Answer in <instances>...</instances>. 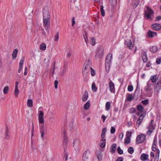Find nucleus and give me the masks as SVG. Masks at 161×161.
Wrapping results in <instances>:
<instances>
[{
	"instance_id": "c9c22d12",
	"label": "nucleus",
	"mask_w": 161,
	"mask_h": 161,
	"mask_svg": "<svg viewBox=\"0 0 161 161\" xmlns=\"http://www.w3.org/2000/svg\"><path fill=\"white\" fill-rule=\"evenodd\" d=\"M92 89L93 92H96L97 90V87L96 86L95 83H93L92 84Z\"/></svg>"
},
{
	"instance_id": "e2e57ef3",
	"label": "nucleus",
	"mask_w": 161,
	"mask_h": 161,
	"mask_svg": "<svg viewBox=\"0 0 161 161\" xmlns=\"http://www.w3.org/2000/svg\"><path fill=\"white\" fill-rule=\"evenodd\" d=\"M54 87L55 89H57L58 88V81L57 80H55L54 81Z\"/></svg>"
},
{
	"instance_id": "473e14b6",
	"label": "nucleus",
	"mask_w": 161,
	"mask_h": 161,
	"mask_svg": "<svg viewBox=\"0 0 161 161\" xmlns=\"http://www.w3.org/2000/svg\"><path fill=\"white\" fill-rule=\"evenodd\" d=\"M139 0H135L134 2L132 3L133 7L136 8L139 4Z\"/></svg>"
},
{
	"instance_id": "58836bf2",
	"label": "nucleus",
	"mask_w": 161,
	"mask_h": 161,
	"mask_svg": "<svg viewBox=\"0 0 161 161\" xmlns=\"http://www.w3.org/2000/svg\"><path fill=\"white\" fill-rule=\"evenodd\" d=\"M19 92V90L18 89V88H15L14 91V95H15V97H17L18 96Z\"/></svg>"
},
{
	"instance_id": "39448f33",
	"label": "nucleus",
	"mask_w": 161,
	"mask_h": 161,
	"mask_svg": "<svg viewBox=\"0 0 161 161\" xmlns=\"http://www.w3.org/2000/svg\"><path fill=\"white\" fill-rule=\"evenodd\" d=\"M50 15L48 7H45L43 10V18H50Z\"/></svg>"
},
{
	"instance_id": "79ce46f5",
	"label": "nucleus",
	"mask_w": 161,
	"mask_h": 161,
	"mask_svg": "<svg viewBox=\"0 0 161 161\" xmlns=\"http://www.w3.org/2000/svg\"><path fill=\"white\" fill-rule=\"evenodd\" d=\"M110 103L109 102H107L106 104V109L107 110H108L110 108Z\"/></svg>"
},
{
	"instance_id": "864d4df0",
	"label": "nucleus",
	"mask_w": 161,
	"mask_h": 161,
	"mask_svg": "<svg viewBox=\"0 0 161 161\" xmlns=\"http://www.w3.org/2000/svg\"><path fill=\"white\" fill-rule=\"evenodd\" d=\"M91 74L92 76H94L95 75V71L92 68L91 69Z\"/></svg>"
},
{
	"instance_id": "423d86ee",
	"label": "nucleus",
	"mask_w": 161,
	"mask_h": 161,
	"mask_svg": "<svg viewBox=\"0 0 161 161\" xmlns=\"http://www.w3.org/2000/svg\"><path fill=\"white\" fill-rule=\"evenodd\" d=\"M43 24L45 30L48 32V27L50 25L49 18H43Z\"/></svg>"
},
{
	"instance_id": "c85d7f7f",
	"label": "nucleus",
	"mask_w": 161,
	"mask_h": 161,
	"mask_svg": "<svg viewBox=\"0 0 161 161\" xmlns=\"http://www.w3.org/2000/svg\"><path fill=\"white\" fill-rule=\"evenodd\" d=\"M64 139H63V143L65 145L67 144L68 142V139L67 137L65 135V132L64 131Z\"/></svg>"
},
{
	"instance_id": "aec40b11",
	"label": "nucleus",
	"mask_w": 161,
	"mask_h": 161,
	"mask_svg": "<svg viewBox=\"0 0 161 161\" xmlns=\"http://www.w3.org/2000/svg\"><path fill=\"white\" fill-rule=\"evenodd\" d=\"M148 155L144 153H142L141 156V159L142 161H146L147 159Z\"/></svg>"
},
{
	"instance_id": "6ab92c4d",
	"label": "nucleus",
	"mask_w": 161,
	"mask_h": 161,
	"mask_svg": "<svg viewBox=\"0 0 161 161\" xmlns=\"http://www.w3.org/2000/svg\"><path fill=\"white\" fill-rule=\"evenodd\" d=\"M88 72H84L83 71V75L84 77V80L87 82L88 80Z\"/></svg>"
},
{
	"instance_id": "a18cd8bd",
	"label": "nucleus",
	"mask_w": 161,
	"mask_h": 161,
	"mask_svg": "<svg viewBox=\"0 0 161 161\" xmlns=\"http://www.w3.org/2000/svg\"><path fill=\"white\" fill-rule=\"evenodd\" d=\"M137 109L140 111L142 112L143 109V107L141 105H139L137 106Z\"/></svg>"
},
{
	"instance_id": "c03bdc74",
	"label": "nucleus",
	"mask_w": 161,
	"mask_h": 161,
	"mask_svg": "<svg viewBox=\"0 0 161 161\" xmlns=\"http://www.w3.org/2000/svg\"><path fill=\"white\" fill-rule=\"evenodd\" d=\"M84 65L91 66V62L90 61V60L89 59L87 60L85 62Z\"/></svg>"
},
{
	"instance_id": "a878e982",
	"label": "nucleus",
	"mask_w": 161,
	"mask_h": 161,
	"mask_svg": "<svg viewBox=\"0 0 161 161\" xmlns=\"http://www.w3.org/2000/svg\"><path fill=\"white\" fill-rule=\"evenodd\" d=\"M27 105L29 107H31L33 106V101L32 100L28 99L27 100Z\"/></svg>"
},
{
	"instance_id": "20e7f679",
	"label": "nucleus",
	"mask_w": 161,
	"mask_h": 161,
	"mask_svg": "<svg viewBox=\"0 0 161 161\" xmlns=\"http://www.w3.org/2000/svg\"><path fill=\"white\" fill-rule=\"evenodd\" d=\"M153 120H152L151 121L149 126L147 127V128L148 129L147 131V134L150 135L153 131L155 128V125L152 123Z\"/></svg>"
},
{
	"instance_id": "8fccbe9b",
	"label": "nucleus",
	"mask_w": 161,
	"mask_h": 161,
	"mask_svg": "<svg viewBox=\"0 0 161 161\" xmlns=\"http://www.w3.org/2000/svg\"><path fill=\"white\" fill-rule=\"evenodd\" d=\"M130 138L126 137L125 140V144H129L130 142Z\"/></svg>"
},
{
	"instance_id": "f03ea898",
	"label": "nucleus",
	"mask_w": 161,
	"mask_h": 161,
	"mask_svg": "<svg viewBox=\"0 0 161 161\" xmlns=\"http://www.w3.org/2000/svg\"><path fill=\"white\" fill-rule=\"evenodd\" d=\"M152 90V89L151 88V86L148 83L147 84V86L145 87L144 89V91L147 97H151L152 96L153 94V92Z\"/></svg>"
},
{
	"instance_id": "ea45409f",
	"label": "nucleus",
	"mask_w": 161,
	"mask_h": 161,
	"mask_svg": "<svg viewBox=\"0 0 161 161\" xmlns=\"http://www.w3.org/2000/svg\"><path fill=\"white\" fill-rule=\"evenodd\" d=\"M90 43L93 46L95 44V39L94 38L92 37L91 38L90 40Z\"/></svg>"
},
{
	"instance_id": "5fc2aeb1",
	"label": "nucleus",
	"mask_w": 161,
	"mask_h": 161,
	"mask_svg": "<svg viewBox=\"0 0 161 161\" xmlns=\"http://www.w3.org/2000/svg\"><path fill=\"white\" fill-rule=\"evenodd\" d=\"M24 59H25V58L24 57L22 58L21 60L19 62V65H23Z\"/></svg>"
},
{
	"instance_id": "5701e85b",
	"label": "nucleus",
	"mask_w": 161,
	"mask_h": 161,
	"mask_svg": "<svg viewBox=\"0 0 161 161\" xmlns=\"http://www.w3.org/2000/svg\"><path fill=\"white\" fill-rule=\"evenodd\" d=\"M18 50L17 49H15L14 50V51L13 52V53H12V57H13V59H15L17 56V53H18Z\"/></svg>"
},
{
	"instance_id": "09e8293b",
	"label": "nucleus",
	"mask_w": 161,
	"mask_h": 161,
	"mask_svg": "<svg viewBox=\"0 0 161 161\" xmlns=\"http://www.w3.org/2000/svg\"><path fill=\"white\" fill-rule=\"evenodd\" d=\"M132 132H131L127 131L126 132V137L130 138L131 136Z\"/></svg>"
},
{
	"instance_id": "ddd939ff",
	"label": "nucleus",
	"mask_w": 161,
	"mask_h": 161,
	"mask_svg": "<svg viewBox=\"0 0 161 161\" xmlns=\"http://www.w3.org/2000/svg\"><path fill=\"white\" fill-rule=\"evenodd\" d=\"M125 45H126L131 50L133 48L134 46L130 40H129L128 41H125Z\"/></svg>"
},
{
	"instance_id": "3c124183",
	"label": "nucleus",
	"mask_w": 161,
	"mask_h": 161,
	"mask_svg": "<svg viewBox=\"0 0 161 161\" xmlns=\"http://www.w3.org/2000/svg\"><path fill=\"white\" fill-rule=\"evenodd\" d=\"M73 122H71L69 124V127L70 128V130L73 129Z\"/></svg>"
},
{
	"instance_id": "f704fd0d",
	"label": "nucleus",
	"mask_w": 161,
	"mask_h": 161,
	"mask_svg": "<svg viewBox=\"0 0 161 161\" xmlns=\"http://www.w3.org/2000/svg\"><path fill=\"white\" fill-rule=\"evenodd\" d=\"M133 98L134 97L131 94H129L127 97V100L129 101H131L133 100Z\"/></svg>"
},
{
	"instance_id": "052dcab7",
	"label": "nucleus",
	"mask_w": 161,
	"mask_h": 161,
	"mask_svg": "<svg viewBox=\"0 0 161 161\" xmlns=\"http://www.w3.org/2000/svg\"><path fill=\"white\" fill-rule=\"evenodd\" d=\"M136 109L134 108H132L130 109V112L132 114L136 111Z\"/></svg>"
},
{
	"instance_id": "13d9d810",
	"label": "nucleus",
	"mask_w": 161,
	"mask_h": 161,
	"mask_svg": "<svg viewBox=\"0 0 161 161\" xmlns=\"http://www.w3.org/2000/svg\"><path fill=\"white\" fill-rule=\"evenodd\" d=\"M115 131V128L113 127H112L111 129V133L113 134L114 133Z\"/></svg>"
},
{
	"instance_id": "2eb2a0df",
	"label": "nucleus",
	"mask_w": 161,
	"mask_h": 161,
	"mask_svg": "<svg viewBox=\"0 0 161 161\" xmlns=\"http://www.w3.org/2000/svg\"><path fill=\"white\" fill-rule=\"evenodd\" d=\"M144 116L143 115V114H141L140 116L138 119L137 121L136 125L138 127H139V126L141 125Z\"/></svg>"
},
{
	"instance_id": "603ef678",
	"label": "nucleus",
	"mask_w": 161,
	"mask_h": 161,
	"mask_svg": "<svg viewBox=\"0 0 161 161\" xmlns=\"http://www.w3.org/2000/svg\"><path fill=\"white\" fill-rule=\"evenodd\" d=\"M107 131V129L106 128H103L102 130L101 135H105V133Z\"/></svg>"
},
{
	"instance_id": "de8ad7c7",
	"label": "nucleus",
	"mask_w": 161,
	"mask_h": 161,
	"mask_svg": "<svg viewBox=\"0 0 161 161\" xmlns=\"http://www.w3.org/2000/svg\"><path fill=\"white\" fill-rule=\"evenodd\" d=\"M54 38V41H55L57 42L58 41L59 38L58 32L56 33V35L55 36Z\"/></svg>"
},
{
	"instance_id": "f3484780",
	"label": "nucleus",
	"mask_w": 161,
	"mask_h": 161,
	"mask_svg": "<svg viewBox=\"0 0 161 161\" xmlns=\"http://www.w3.org/2000/svg\"><path fill=\"white\" fill-rule=\"evenodd\" d=\"M88 98V93L87 91H86L82 96V100L83 101H86Z\"/></svg>"
},
{
	"instance_id": "2f4dec72",
	"label": "nucleus",
	"mask_w": 161,
	"mask_h": 161,
	"mask_svg": "<svg viewBox=\"0 0 161 161\" xmlns=\"http://www.w3.org/2000/svg\"><path fill=\"white\" fill-rule=\"evenodd\" d=\"M100 12L102 16L103 17L105 15V12L104 9V7L103 5H101L100 7Z\"/></svg>"
},
{
	"instance_id": "69168bd1",
	"label": "nucleus",
	"mask_w": 161,
	"mask_h": 161,
	"mask_svg": "<svg viewBox=\"0 0 161 161\" xmlns=\"http://www.w3.org/2000/svg\"><path fill=\"white\" fill-rule=\"evenodd\" d=\"M100 146L101 148H104L105 146V142H103L100 144Z\"/></svg>"
},
{
	"instance_id": "6e6d98bb",
	"label": "nucleus",
	"mask_w": 161,
	"mask_h": 161,
	"mask_svg": "<svg viewBox=\"0 0 161 161\" xmlns=\"http://www.w3.org/2000/svg\"><path fill=\"white\" fill-rule=\"evenodd\" d=\"M105 135H101V138L102 139L101 141L102 142H105L106 139H105Z\"/></svg>"
},
{
	"instance_id": "0e129e2a",
	"label": "nucleus",
	"mask_w": 161,
	"mask_h": 161,
	"mask_svg": "<svg viewBox=\"0 0 161 161\" xmlns=\"http://www.w3.org/2000/svg\"><path fill=\"white\" fill-rule=\"evenodd\" d=\"M142 103L144 105H146L148 103V101L147 99L144 100L142 101Z\"/></svg>"
},
{
	"instance_id": "bb28decb",
	"label": "nucleus",
	"mask_w": 161,
	"mask_h": 161,
	"mask_svg": "<svg viewBox=\"0 0 161 161\" xmlns=\"http://www.w3.org/2000/svg\"><path fill=\"white\" fill-rule=\"evenodd\" d=\"M39 47L41 50L44 51L46 49V46L44 43H43L40 45Z\"/></svg>"
},
{
	"instance_id": "b1692460",
	"label": "nucleus",
	"mask_w": 161,
	"mask_h": 161,
	"mask_svg": "<svg viewBox=\"0 0 161 161\" xmlns=\"http://www.w3.org/2000/svg\"><path fill=\"white\" fill-rule=\"evenodd\" d=\"M158 50L157 47L156 46H153L150 48V50L152 52L155 53Z\"/></svg>"
},
{
	"instance_id": "37998d69",
	"label": "nucleus",
	"mask_w": 161,
	"mask_h": 161,
	"mask_svg": "<svg viewBox=\"0 0 161 161\" xmlns=\"http://www.w3.org/2000/svg\"><path fill=\"white\" fill-rule=\"evenodd\" d=\"M128 153L130 154H132L134 152V149L133 147H130L128 150Z\"/></svg>"
},
{
	"instance_id": "7c9ffc66",
	"label": "nucleus",
	"mask_w": 161,
	"mask_h": 161,
	"mask_svg": "<svg viewBox=\"0 0 161 161\" xmlns=\"http://www.w3.org/2000/svg\"><path fill=\"white\" fill-rule=\"evenodd\" d=\"M90 106L89 101H88L84 105V108L85 109L87 110L88 109Z\"/></svg>"
},
{
	"instance_id": "1a4fd4ad",
	"label": "nucleus",
	"mask_w": 161,
	"mask_h": 161,
	"mask_svg": "<svg viewBox=\"0 0 161 161\" xmlns=\"http://www.w3.org/2000/svg\"><path fill=\"white\" fill-rule=\"evenodd\" d=\"M80 141L78 139L75 138L74 140L73 146L75 150L77 151L78 150V147L80 144Z\"/></svg>"
},
{
	"instance_id": "0eeeda50",
	"label": "nucleus",
	"mask_w": 161,
	"mask_h": 161,
	"mask_svg": "<svg viewBox=\"0 0 161 161\" xmlns=\"http://www.w3.org/2000/svg\"><path fill=\"white\" fill-rule=\"evenodd\" d=\"M44 113L42 111H38V118L39 122L40 124H43L44 123Z\"/></svg>"
},
{
	"instance_id": "cd10ccee",
	"label": "nucleus",
	"mask_w": 161,
	"mask_h": 161,
	"mask_svg": "<svg viewBox=\"0 0 161 161\" xmlns=\"http://www.w3.org/2000/svg\"><path fill=\"white\" fill-rule=\"evenodd\" d=\"M150 79L154 83L157 80L158 78L157 77V76L155 75L153 76H152L151 77Z\"/></svg>"
},
{
	"instance_id": "412c9836",
	"label": "nucleus",
	"mask_w": 161,
	"mask_h": 161,
	"mask_svg": "<svg viewBox=\"0 0 161 161\" xmlns=\"http://www.w3.org/2000/svg\"><path fill=\"white\" fill-rule=\"evenodd\" d=\"M116 148V144L114 143L112 144L110 148V152L112 153H114L115 152Z\"/></svg>"
},
{
	"instance_id": "49530a36",
	"label": "nucleus",
	"mask_w": 161,
	"mask_h": 161,
	"mask_svg": "<svg viewBox=\"0 0 161 161\" xmlns=\"http://www.w3.org/2000/svg\"><path fill=\"white\" fill-rule=\"evenodd\" d=\"M117 151L119 154H121L123 153V150L120 149V147H118Z\"/></svg>"
},
{
	"instance_id": "4c0bfd02",
	"label": "nucleus",
	"mask_w": 161,
	"mask_h": 161,
	"mask_svg": "<svg viewBox=\"0 0 161 161\" xmlns=\"http://www.w3.org/2000/svg\"><path fill=\"white\" fill-rule=\"evenodd\" d=\"M9 90V87L8 86H6L3 89V92L4 94H7Z\"/></svg>"
},
{
	"instance_id": "774afa93",
	"label": "nucleus",
	"mask_w": 161,
	"mask_h": 161,
	"mask_svg": "<svg viewBox=\"0 0 161 161\" xmlns=\"http://www.w3.org/2000/svg\"><path fill=\"white\" fill-rule=\"evenodd\" d=\"M124 136V134L123 133H120L119 134V137L120 139H122Z\"/></svg>"
},
{
	"instance_id": "338daca9",
	"label": "nucleus",
	"mask_w": 161,
	"mask_h": 161,
	"mask_svg": "<svg viewBox=\"0 0 161 161\" xmlns=\"http://www.w3.org/2000/svg\"><path fill=\"white\" fill-rule=\"evenodd\" d=\"M71 55V53L70 51H69L67 52V56L69 58Z\"/></svg>"
},
{
	"instance_id": "f257e3e1",
	"label": "nucleus",
	"mask_w": 161,
	"mask_h": 161,
	"mask_svg": "<svg viewBox=\"0 0 161 161\" xmlns=\"http://www.w3.org/2000/svg\"><path fill=\"white\" fill-rule=\"evenodd\" d=\"M112 58V54L111 53H109L106 56L105 63V68L106 69L107 68L108 69H109Z\"/></svg>"
},
{
	"instance_id": "393cba45",
	"label": "nucleus",
	"mask_w": 161,
	"mask_h": 161,
	"mask_svg": "<svg viewBox=\"0 0 161 161\" xmlns=\"http://www.w3.org/2000/svg\"><path fill=\"white\" fill-rule=\"evenodd\" d=\"M109 2L111 6L113 7L115 6L117 3L116 0H109Z\"/></svg>"
},
{
	"instance_id": "4d7b16f0",
	"label": "nucleus",
	"mask_w": 161,
	"mask_h": 161,
	"mask_svg": "<svg viewBox=\"0 0 161 161\" xmlns=\"http://www.w3.org/2000/svg\"><path fill=\"white\" fill-rule=\"evenodd\" d=\"M128 90L130 92L132 91L133 90V86L132 85L129 86L128 87Z\"/></svg>"
},
{
	"instance_id": "f8f14e48",
	"label": "nucleus",
	"mask_w": 161,
	"mask_h": 161,
	"mask_svg": "<svg viewBox=\"0 0 161 161\" xmlns=\"http://www.w3.org/2000/svg\"><path fill=\"white\" fill-rule=\"evenodd\" d=\"M103 55V50L101 48H99L97 49V52L96 55V57H98L99 58H102Z\"/></svg>"
},
{
	"instance_id": "9b49d317",
	"label": "nucleus",
	"mask_w": 161,
	"mask_h": 161,
	"mask_svg": "<svg viewBox=\"0 0 161 161\" xmlns=\"http://www.w3.org/2000/svg\"><path fill=\"white\" fill-rule=\"evenodd\" d=\"M90 153V151L88 150H87L84 152L82 157L83 161H86L88 158Z\"/></svg>"
},
{
	"instance_id": "72a5a7b5",
	"label": "nucleus",
	"mask_w": 161,
	"mask_h": 161,
	"mask_svg": "<svg viewBox=\"0 0 161 161\" xmlns=\"http://www.w3.org/2000/svg\"><path fill=\"white\" fill-rule=\"evenodd\" d=\"M142 58L144 62H146L147 61V57L146 53H144L142 56Z\"/></svg>"
},
{
	"instance_id": "6e6552de",
	"label": "nucleus",
	"mask_w": 161,
	"mask_h": 161,
	"mask_svg": "<svg viewBox=\"0 0 161 161\" xmlns=\"http://www.w3.org/2000/svg\"><path fill=\"white\" fill-rule=\"evenodd\" d=\"M146 139L145 136L143 134H141L137 136L136 142L137 144L143 142Z\"/></svg>"
},
{
	"instance_id": "7ed1b4c3",
	"label": "nucleus",
	"mask_w": 161,
	"mask_h": 161,
	"mask_svg": "<svg viewBox=\"0 0 161 161\" xmlns=\"http://www.w3.org/2000/svg\"><path fill=\"white\" fill-rule=\"evenodd\" d=\"M153 11L149 7H146L145 8V16L148 19L150 18L152 14H153Z\"/></svg>"
},
{
	"instance_id": "e433bc0d",
	"label": "nucleus",
	"mask_w": 161,
	"mask_h": 161,
	"mask_svg": "<svg viewBox=\"0 0 161 161\" xmlns=\"http://www.w3.org/2000/svg\"><path fill=\"white\" fill-rule=\"evenodd\" d=\"M92 68V67H84V68L83 69V71L89 72Z\"/></svg>"
},
{
	"instance_id": "9d476101",
	"label": "nucleus",
	"mask_w": 161,
	"mask_h": 161,
	"mask_svg": "<svg viewBox=\"0 0 161 161\" xmlns=\"http://www.w3.org/2000/svg\"><path fill=\"white\" fill-rule=\"evenodd\" d=\"M109 88L110 92L113 93L115 92V88L114 87V84L111 80H110L109 84Z\"/></svg>"
},
{
	"instance_id": "4be33fe9",
	"label": "nucleus",
	"mask_w": 161,
	"mask_h": 161,
	"mask_svg": "<svg viewBox=\"0 0 161 161\" xmlns=\"http://www.w3.org/2000/svg\"><path fill=\"white\" fill-rule=\"evenodd\" d=\"M8 129L7 126L5 128V138L6 139H9V136L8 134Z\"/></svg>"
},
{
	"instance_id": "a211bd4d",
	"label": "nucleus",
	"mask_w": 161,
	"mask_h": 161,
	"mask_svg": "<svg viewBox=\"0 0 161 161\" xmlns=\"http://www.w3.org/2000/svg\"><path fill=\"white\" fill-rule=\"evenodd\" d=\"M147 34L149 37L152 38L154 36H157V34L156 32H154L149 30L147 33Z\"/></svg>"
},
{
	"instance_id": "680f3d73",
	"label": "nucleus",
	"mask_w": 161,
	"mask_h": 161,
	"mask_svg": "<svg viewBox=\"0 0 161 161\" xmlns=\"http://www.w3.org/2000/svg\"><path fill=\"white\" fill-rule=\"evenodd\" d=\"M40 131L41 133V136L42 138H43L44 135V130H40Z\"/></svg>"
},
{
	"instance_id": "c756f323",
	"label": "nucleus",
	"mask_w": 161,
	"mask_h": 161,
	"mask_svg": "<svg viewBox=\"0 0 161 161\" xmlns=\"http://www.w3.org/2000/svg\"><path fill=\"white\" fill-rule=\"evenodd\" d=\"M97 157L99 161H101L102 158V153L100 151L98 152L97 154Z\"/></svg>"
},
{
	"instance_id": "4468645a",
	"label": "nucleus",
	"mask_w": 161,
	"mask_h": 161,
	"mask_svg": "<svg viewBox=\"0 0 161 161\" xmlns=\"http://www.w3.org/2000/svg\"><path fill=\"white\" fill-rule=\"evenodd\" d=\"M152 28L153 30L159 31L161 29V26L159 24L155 23L152 25Z\"/></svg>"
},
{
	"instance_id": "a19ab883",
	"label": "nucleus",
	"mask_w": 161,
	"mask_h": 161,
	"mask_svg": "<svg viewBox=\"0 0 161 161\" xmlns=\"http://www.w3.org/2000/svg\"><path fill=\"white\" fill-rule=\"evenodd\" d=\"M20 155V153L19 152H15V157L17 158H19Z\"/></svg>"
},
{
	"instance_id": "bf43d9fd",
	"label": "nucleus",
	"mask_w": 161,
	"mask_h": 161,
	"mask_svg": "<svg viewBox=\"0 0 161 161\" xmlns=\"http://www.w3.org/2000/svg\"><path fill=\"white\" fill-rule=\"evenodd\" d=\"M41 31H42V35L45 38L46 37V33L43 29H42Z\"/></svg>"
},
{
	"instance_id": "dca6fc26",
	"label": "nucleus",
	"mask_w": 161,
	"mask_h": 161,
	"mask_svg": "<svg viewBox=\"0 0 161 161\" xmlns=\"http://www.w3.org/2000/svg\"><path fill=\"white\" fill-rule=\"evenodd\" d=\"M55 63L53 64V66L51 67L49 72V76L53 77L55 71Z\"/></svg>"
}]
</instances>
